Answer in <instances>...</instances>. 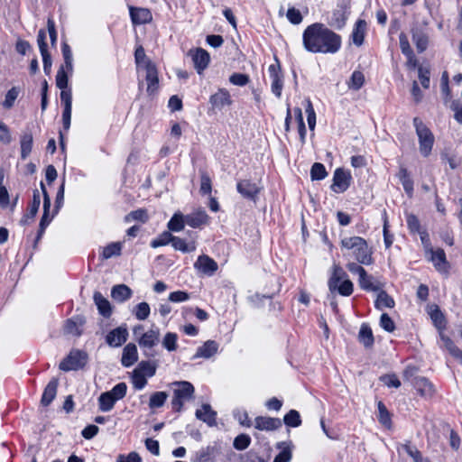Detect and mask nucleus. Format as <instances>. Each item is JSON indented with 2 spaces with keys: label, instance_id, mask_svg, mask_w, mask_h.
I'll return each mask as SVG.
<instances>
[{
  "label": "nucleus",
  "instance_id": "obj_56",
  "mask_svg": "<svg viewBox=\"0 0 462 462\" xmlns=\"http://www.w3.org/2000/svg\"><path fill=\"white\" fill-rule=\"evenodd\" d=\"M19 91L16 88H12L5 95V98L3 102V106L10 108L14 106L15 99L17 98Z\"/></svg>",
  "mask_w": 462,
  "mask_h": 462
},
{
  "label": "nucleus",
  "instance_id": "obj_5",
  "mask_svg": "<svg viewBox=\"0 0 462 462\" xmlns=\"http://www.w3.org/2000/svg\"><path fill=\"white\" fill-rule=\"evenodd\" d=\"M171 385L174 387L171 405L179 412L181 411L184 402L193 397L194 387L187 381H176Z\"/></svg>",
  "mask_w": 462,
  "mask_h": 462
},
{
  "label": "nucleus",
  "instance_id": "obj_18",
  "mask_svg": "<svg viewBox=\"0 0 462 462\" xmlns=\"http://www.w3.org/2000/svg\"><path fill=\"white\" fill-rule=\"evenodd\" d=\"M282 426V421L277 418L259 416L255 419V428L260 430H273Z\"/></svg>",
  "mask_w": 462,
  "mask_h": 462
},
{
  "label": "nucleus",
  "instance_id": "obj_14",
  "mask_svg": "<svg viewBox=\"0 0 462 462\" xmlns=\"http://www.w3.org/2000/svg\"><path fill=\"white\" fill-rule=\"evenodd\" d=\"M127 336V329L118 327L107 334L106 343L111 346H120L126 341Z\"/></svg>",
  "mask_w": 462,
  "mask_h": 462
},
{
  "label": "nucleus",
  "instance_id": "obj_33",
  "mask_svg": "<svg viewBox=\"0 0 462 462\" xmlns=\"http://www.w3.org/2000/svg\"><path fill=\"white\" fill-rule=\"evenodd\" d=\"M346 5L344 9L335 10L331 15L329 20V25L335 27L336 29H341L344 27L346 20Z\"/></svg>",
  "mask_w": 462,
  "mask_h": 462
},
{
  "label": "nucleus",
  "instance_id": "obj_3",
  "mask_svg": "<svg viewBox=\"0 0 462 462\" xmlns=\"http://www.w3.org/2000/svg\"><path fill=\"white\" fill-rule=\"evenodd\" d=\"M430 316L432 319L435 327L439 330L441 340L444 343L445 347L449 353L456 358H457L462 364V352L454 345L452 340L443 334V329L446 326V320L443 313L440 311L437 305L430 306Z\"/></svg>",
  "mask_w": 462,
  "mask_h": 462
},
{
  "label": "nucleus",
  "instance_id": "obj_53",
  "mask_svg": "<svg viewBox=\"0 0 462 462\" xmlns=\"http://www.w3.org/2000/svg\"><path fill=\"white\" fill-rule=\"evenodd\" d=\"M312 180H323L327 176V171L323 164L315 162L310 170Z\"/></svg>",
  "mask_w": 462,
  "mask_h": 462
},
{
  "label": "nucleus",
  "instance_id": "obj_44",
  "mask_svg": "<svg viewBox=\"0 0 462 462\" xmlns=\"http://www.w3.org/2000/svg\"><path fill=\"white\" fill-rule=\"evenodd\" d=\"M135 369L138 370L143 375L152 377L155 374L156 365L152 364L149 361H142L138 364Z\"/></svg>",
  "mask_w": 462,
  "mask_h": 462
},
{
  "label": "nucleus",
  "instance_id": "obj_60",
  "mask_svg": "<svg viewBox=\"0 0 462 462\" xmlns=\"http://www.w3.org/2000/svg\"><path fill=\"white\" fill-rule=\"evenodd\" d=\"M134 58L137 66H143L144 69H146V61H151L149 59L146 58L144 49L142 46L136 48Z\"/></svg>",
  "mask_w": 462,
  "mask_h": 462
},
{
  "label": "nucleus",
  "instance_id": "obj_59",
  "mask_svg": "<svg viewBox=\"0 0 462 462\" xmlns=\"http://www.w3.org/2000/svg\"><path fill=\"white\" fill-rule=\"evenodd\" d=\"M250 441L251 439L249 436L245 434H241L235 439L234 447L237 450H244L249 446Z\"/></svg>",
  "mask_w": 462,
  "mask_h": 462
},
{
  "label": "nucleus",
  "instance_id": "obj_62",
  "mask_svg": "<svg viewBox=\"0 0 462 462\" xmlns=\"http://www.w3.org/2000/svg\"><path fill=\"white\" fill-rule=\"evenodd\" d=\"M287 18L293 24H299L302 21V15L300 14V12L294 7L288 9Z\"/></svg>",
  "mask_w": 462,
  "mask_h": 462
},
{
  "label": "nucleus",
  "instance_id": "obj_42",
  "mask_svg": "<svg viewBox=\"0 0 462 462\" xmlns=\"http://www.w3.org/2000/svg\"><path fill=\"white\" fill-rule=\"evenodd\" d=\"M127 385L125 383H119L106 393L110 394L116 402L123 399L126 395Z\"/></svg>",
  "mask_w": 462,
  "mask_h": 462
},
{
  "label": "nucleus",
  "instance_id": "obj_63",
  "mask_svg": "<svg viewBox=\"0 0 462 462\" xmlns=\"http://www.w3.org/2000/svg\"><path fill=\"white\" fill-rule=\"evenodd\" d=\"M64 330H65V333L69 334V335H73V336L81 335V330L79 329V326L73 319H69L66 322Z\"/></svg>",
  "mask_w": 462,
  "mask_h": 462
},
{
  "label": "nucleus",
  "instance_id": "obj_2",
  "mask_svg": "<svg viewBox=\"0 0 462 462\" xmlns=\"http://www.w3.org/2000/svg\"><path fill=\"white\" fill-rule=\"evenodd\" d=\"M340 244L343 249L352 253L359 263L370 265L374 263L372 248L364 238L360 236L345 237Z\"/></svg>",
  "mask_w": 462,
  "mask_h": 462
},
{
  "label": "nucleus",
  "instance_id": "obj_61",
  "mask_svg": "<svg viewBox=\"0 0 462 462\" xmlns=\"http://www.w3.org/2000/svg\"><path fill=\"white\" fill-rule=\"evenodd\" d=\"M229 81L236 86H245L249 82V78L245 74L234 73L230 76Z\"/></svg>",
  "mask_w": 462,
  "mask_h": 462
},
{
  "label": "nucleus",
  "instance_id": "obj_47",
  "mask_svg": "<svg viewBox=\"0 0 462 462\" xmlns=\"http://www.w3.org/2000/svg\"><path fill=\"white\" fill-rule=\"evenodd\" d=\"M284 423L290 427H298L301 423L300 413L295 410H291L283 418Z\"/></svg>",
  "mask_w": 462,
  "mask_h": 462
},
{
  "label": "nucleus",
  "instance_id": "obj_25",
  "mask_svg": "<svg viewBox=\"0 0 462 462\" xmlns=\"http://www.w3.org/2000/svg\"><path fill=\"white\" fill-rule=\"evenodd\" d=\"M365 31L366 23L364 20H358L351 34L352 42L355 45L359 47L364 43Z\"/></svg>",
  "mask_w": 462,
  "mask_h": 462
},
{
  "label": "nucleus",
  "instance_id": "obj_52",
  "mask_svg": "<svg viewBox=\"0 0 462 462\" xmlns=\"http://www.w3.org/2000/svg\"><path fill=\"white\" fill-rule=\"evenodd\" d=\"M66 67L60 66L56 75V86L60 89L68 88V75L66 72Z\"/></svg>",
  "mask_w": 462,
  "mask_h": 462
},
{
  "label": "nucleus",
  "instance_id": "obj_6",
  "mask_svg": "<svg viewBox=\"0 0 462 462\" xmlns=\"http://www.w3.org/2000/svg\"><path fill=\"white\" fill-rule=\"evenodd\" d=\"M413 125L419 138L420 151L423 156H428L434 143V136L431 131L419 117H414Z\"/></svg>",
  "mask_w": 462,
  "mask_h": 462
},
{
  "label": "nucleus",
  "instance_id": "obj_11",
  "mask_svg": "<svg viewBox=\"0 0 462 462\" xmlns=\"http://www.w3.org/2000/svg\"><path fill=\"white\" fill-rule=\"evenodd\" d=\"M350 180V173L347 171H345L344 169L338 168L334 172L333 184L331 188L335 192H344L349 187Z\"/></svg>",
  "mask_w": 462,
  "mask_h": 462
},
{
  "label": "nucleus",
  "instance_id": "obj_8",
  "mask_svg": "<svg viewBox=\"0 0 462 462\" xmlns=\"http://www.w3.org/2000/svg\"><path fill=\"white\" fill-rule=\"evenodd\" d=\"M143 327L142 325H138L134 328V336L140 335L137 338V342L142 348L151 349L153 346H157L160 341V330L157 328H152L146 332L143 331Z\"/></svg>",
  "mask_w": 462,
  "mask_h": 462
},
{
  "label": "nucleus",
  "instance_id": "obj_10",
  "mask_svg": "<svg viewBox=\"0 0 462 462\" xmlns=\"http://www.w3.org/2000/svg\"><path fill=\"white\" fill-rule=\"evenodd\" d=\"M188 55L191 58L194 67L199 74H201L208 66L210 56L206 50L202 48L189 50Z\"/></svg>",
  "mask_w": 462,
  "mask_h": 462
},
{
  "label": "nucleus",
  "instance_id": "obj_30",
  "mask_svg": "<svg viewBox=\"0 0 462 462\" xmlns=\"http://www.w3.org/2000/svg\"><path fill=\"white\" fill-rule=\"evenodd\" d=\"M94 301L102 316L107 318L111 315L112 310L110 303L99 291L94 293Z\"/></svg>",
  "mask_w": 462,
  "mask_h": 462
},
{
  "label": "nucleus",
  "instance_id": "obj_45",
  "mask_svg": "<svg viewBox=\"0 0 462 462\" xmlns=\"http://www.w3.org/2000/svg\"><path fill=\"white\" fill-rule=\"evenodd\" d=\"M125 222H131L133 220L141 221L145 223L148 220L147 210L143 208H140L134 211L130 212L125 217Z\"/></svg>",
  "mask_w": 462,
  "mask_h": 462
},
{
  "label": "nucleus",
  "instance_id": "obj_36",
  "mask_svg": "<svg viewBox=\"0 0 462 462\" xmlns=\"http://www.w3.org/2000/svg\"><path fill=\"white\" fill-rule=\"evenodd\" d=\"M378 411H379V415H378L379 422L386 429L391 430L393 427L391 414L388 411L385 405L382 402H378Z\"/></svg>",
  "mask_w": 462,
  "mask_h": 462
},
{
  "label": "nucleus",
  "instance_id": "obj_40",
  "mask_svg": "<svg viewBox=\"0 0 462 462\" xmlns=\"http://www.w3.org/2000/svg\"><path fill=\"white\" fill-rule=\"evenodd\" d=\"M177 340L178 336L176 333L167 332L162 338V344L169 352H173L178 347Z\"/></svg>",
  "mask_w": 462,
  "mask_h": 462
},
{
  "label": "nucleus",
  "instance_id": "obj_12",
  "mask_svg": "<svg viewBox=\"0 0 462 462\" xmlns=\"http://www.w3.org/2000/svg\"><path fill=\"white\" fill-rule=\"evenodd\" d=\"M194 267L201 273L208 276L213 275L218 268L216 261L206 254L199 256Z\"/></svg>",
  "mask_w": 462,
  "mask_h": 462
},
{
  "label": "nucleus",
  "instance_id": "obj_48",
  "mask_svg": "<svg viewBox=\"0 0 462 462\" xmlns=\"http://www.w3.org/2000/svg\"><path fill=\"white\" fill-rule=\"evenodd\" d=\"M132 383L137 390H142L147 384L146 376L134 369L132 373Z\"/></svg>",
  "mask_w": 462,
  "mask_h": 462
},
{
  "label": "nucleus",
  "instance_id": "obj_29",
  "mask_svg": "<svg viewBox=\"0 0 462 462\" xmlns=\"http://www.w3.org/2000/svg\"><path fill=\"white\" fill-rule=\"evenodd\" d=\"M359 286L365 291H378L383 284L380 283L374 276L368 275L365 272V275L363 278L358 279Z\"/></svg>",
  "mask_w": 462,
  "mask_h": 462
},
{
  "label": "nucleus",
  "instance_id": "obj_35",
  "mask_svg": "<svg viewBox=\"0 0 462 462\" xmlns=\"http://www.w3.org/2000/svg\"><path fill=\"white\" fill-rule=\"evenodd\" d=\"M378 291L379 292L375 300V307L379 310H382L383 308H393V299L390 295H388V293L385 291H383L382 289Z\"/></svg>",
  "mask_w": 462,
  "mask_h": 462
},
{
  "label": "nucleus",
  "instance_id": "obj_20",
  "mask_svg": "<svg viewBox=\"0 0 462 462\" xmlns=\"http://www.w3.org/2000/svg\"><path fill=\"white\" fill-rule=\"evenodd\" d=\"M412 32V42L416 45L418 52H423L428 48L429 44V36L428 34L420 28H413L411 30Z\"/></svg>",
  "mask_w": 462,
  "mask_h": 462
},
{
  "label": "nucleus",
  "instance_id": "obj_17",
  "mask_svg": "<svg viewBox=\"0 0 462 462\" xmlns=\"http://www.w3.org/2000/svg\"><path fill=\"white\" fill-rule=\"evenodd\" d=\"M130 15L133 23L144 24L152 21V14L146 8L130 7Z\"/></svg>",
  "mask_w": 462,
  "mask_h": 462
},
{
  "label": "nucleus",
  "instance_id": "obj_15",
  "mask_svg": "<svg viewBox=\"0 0 462 462\" xmlns=\"http://www.w3.org/2000/svg\"><path fill=\"white\" fill-rule=\"evenodd\" d=\"M209 102L213 107L221 109L225 106H230L232 104V99L226 89L220 88L217 93L210 97Z\"/></svg>",
  "mask_w": 462,
  "mask_h": 462
},
{
  "label": "nucleus",
  "instance_id": "obj_39",
  "mask_svg": "<svg viewBox=\"0 0 462 462\" xmlns=\"http://www.w3.org/2000/svg\"><path fill=\"white\" fill-rule=\"evenodd\" d=\"M168 398V393L166 392H156L153 393L149 400V407L151 409L161 408L165 403Z\"/></svg>",
  "mask_w": 462,
  "mask_h": 462
},
{
  "label": "nucleus",
  "instance_id": "obj_32",
  "mask_svg": "<svg viewBox=\"0 0 462 462\" xmlns=\"http://www.w3.org/2000/svg\"><path fill=\"white\" fill-rule=\"evenodd\" d=\"M41 204V197L38 190L33 191L32 202L29 208V212L21 219V224L25 225L28 218H32L38 212Z\"/></svg>",
  "mask_w": 462,
  "mask_h": 462
},
{
  "label": "nucleus",
  "instance_id": "obj_46",
  "mask_svg": "<svg viewBox=\"0 0 462 462\" xmlns=\"http://www.w3.org/2000/svg\"><path fill=\"white\" fill-rule=\"evenodd\" d=\"M211 191L212 184L209 175L206 171H200V192L203 195H208Z\"/></svg>",
  "mask_w": 462,
  "mask_h": 462
},
{
  "label": "nucleus",
  "instance_id": "obj_13",
  "mask_svg": "<svg viewBox=\"0 0 462 462\" xmlns=\"http://www.w3.org/2000/svg\"><path fill=\"white\" fill-rule=\"evenodd\" d=\"M146 76L147 92L150 95L154 94L159 87L158 71L155 65L152 61H146Z\"/></svg>",
  "mask_w": 462,
  "mask_h": 462
},
{
  "label": "nucleus",
  "instance_id": "obj_58",
  "mask_svg": "<svg viewBox=\"0 0 462 462\" xmlns=\"http://www.w3.org/2000/svg\"><path fill=\"white\" fill-rule=\"evenodd\" d=\"M62 55L64 58V67L68 71L72 70V53L69 46L67 43L62 45Z\"/></svg>",
  "mask_w": 462,
  "mask_h": 462
},
{
  "label": "nucleus",
  "instance_id": "obj_27",
  "mask_svg": "<svg viewBox=\"0 0 462 462\" xmlns=\"http://www.w3.org/2000/svg\"><path fill=\"white\" fill-rule=\"evenodd\" d=\"M33 137L31 131H25L21 135V157L25 160L31 153L32 148Z\"/></svg>",
  "mask_w": 462,
  "mask_h": 462
},
{
  "label": "nucleus",
  "instance_id": "obj_23",
  "mask_svg": "<svg viewBox=\"0 0 462 462\" xmlns=\"http://www.w3.org/2000/svg\"><path fill=\"white\" fill-rule=\"evenodd\" d=\"M186 224L191 227H199L208 222V216L205 210H198L192 214L185 216Z\"/></svg>",
  "mask_w": 462,
  "mask_h": 462
},
{
  "label": "nucleus",
  "instance_id": "obj_55",
  "mask_svg": "<svg viewBox=\"0 0 462 462\" xmlns=\"http://www.w3.org/2000/svg\"><path fill=\"white\" fill-rule=\"evenodd\" d=\"M381 327L387 332H393L395 329V324L391 317L387 313H383L380 318Z\"/></svg>",
  "mask_w": 462,
  "mask_h": 462
},
{
  "label": "nucleus",
  "instance_id": "obj_64",
  "mask_svg": "<svg viewBox=\"0 0 462 462\" xmlns=\"http://www.w3.org/2000/svg\"><path fill=\"white\" fill-rule=\"evenodd\" d=\"M291 450L289 447L284 448L275 457L273 462H290Z\"/></svg>",
  "mask_w": 462,
  "mask_h": 462
},
{
  "label": "nucleus",
  "instance_id": "obj_24",
  "mask_svg": "<svg viewBox=\"0 0 462 462\" xmlns=\"http://www.w3.org/2000/svg\"><path fill=\"white\" fill-rule=\"evenodd\" d=\"M218 350V344L214 340L206 341L203 346L198 348L194 358H210Z\"/></svg>",
  "mask_w": 462,
  "mask_h": 462
},
{
  "label": "nucleus",
  "instance_id": "obj_49",
  "mask_svg": "<svg viewBox=\"0 0 462 462\" xmlns=\"http://www.w3.org/2000/svg\"><path fill=\"white\" fill-rule=\"evenodd\" d=\"M402 448L407 452V454L413 459L414 462H422V455L414 446L411 445V442H407L402 445Z\"/></svg>",
  "mask_w": 462,
  "mask_h": 462
},
{
  "label": "nucleus",
  "instance_id": "obj_9",
  "mask_svg": "<svg viewBox=\"0 0 462 462\" xmlns=\"http://www.w3.org/2000/svg\"><path fill=\"white\" fill-rule=\"evenodd\" d=\"M236 190L244 199L255 202L261 192V187L251 180L244 179L238 180Z\"/></svg>",
  "mask_w": 462,
  "mask_h": 462
},
{
  "label": "nucleus",
  "instance_id": "obj_26",
  "mask_svg": "<svg viewBox=\"0 0 462 462\" xmlns=\"http://www.w3.org/2000/svg\"><path fill=\"white\" fill-rule=\"evenodd\" d=\"M58 379L53 378L50 381V383L47 384V386L44 389L42 397V404L44 406H48L55 398L57 394V388H58Z\"/></svg>",
  "mask_w": 462,
  "mask_h": 462
},
{
  "label": "nucleus",
  "instance_id": "obj_7",
  "mask_svg": "<svg viewBox=\"0 0 462 462\" xmlns=\"http://www.w3.org/2000/svg\"><path fill=\"white\" fill-rule=\"evenodd\" d=\"M88 362V354L84 351L74 349L60 363V369L64 372L83 368Z\"/></svg>",
  "mask_w": 462,
  "mask_h": 462
},
{
  "label": "nucleus",
  "instance_id": "obj_28",
  "mask_svg": "<svg viewBox=\"0 0 462 462\" xmlns=\"http://www.w3.org/2000/svg\"><path fill=\"white\" fill-rule=\"evenodd\" d=\"M132 296V290L125 284H118L112 288L111 297L118 301L123 302Z\"/></svg>",
  "mask_w": 462,
  "mask_h": 462
},
{
  "label": "nucleus",
  "instance_id": "obj_43",
  "mask_svg": "<svg viewBox=\"0 0 462 462\" xmlns=\"http://www.w3.org/2000/svg\"><path fill=\"white\" fill-rule=\"evenodd\" d=\"M122 244L119 242L112 243L103 249V257L105 259L111 258L121 254Z\"/></svg>",
  "mask_w": 462,
  "mask_h": 462
},
{
  "label": "nucleus",
  "instance_id": "obj_4",
  "mask_svg": "<svg viewBox=\"0 0 462 462\" xmlns=\"http://www.w3.org/2000/svg\"><path fill=\"white\" fill-rule=\"evenodd\" d=\"M331 292L337 291L342 296H349L353 292V283L346 273L337 264H334L331 277L328 280Z\"/></svg>",
  "mask_w": 462,
  "mask_h": 462
},
{
  "label": "nucleus",
  "instance_id": "obj_57",
  "mask_svg": "<svg viewBox=\"0 0 462 462\" xmlns=\"http://www.w3.org/2000/svg\"><path fill=\"white\" fill-rule=\"evenodd\" d=\"M282 87V75H274V78L272 79V91L277 97H281Z\"/></svg>",
  "mask_w": 462,
  "mask_h": 462
},
{
  "label": "nucleus",
  "instance_id": "obj_38",
  "mask_svg": "<svg viewBox=\"0 0 462 462\" xmlns=\"http://www.w3.org/2000/svg\"><path fill=\"white\" fill-rule=\"evenodd\" d=\"M185 217L181 213H175L168 223V228L173 232H179L184 228Z\"/></svg>",
  "mask_w": 462,
  "mask_h": 462
},
{
  "label": "nucleus",
  "instance_id": "obj_34",
  "mask_svg": "<svg viewBox=\"0 0 462 462\" xmlns=\"http://www.w3.org/2000/svg\"><path fill=\"white\" fill-rule=\"evenodd\" d=\"M359 341L365 346L371 347L374 345V336L372 329L366 324H363L358 334Z\"/></svg>",
  "mask_w": 462,
  "mask_h": 462
},
{
  "label": "nucleus",
  "instance_id": "obj_19",
  "mask_svg": "<svg viewBox=\"0 0 462 462\" xmlns=\"http://www.w3.org/2000/svg\"><path fill=\"white\" fill-rule=\"evenodd\" d=\"M41 189L42 190L43 194V215L42 217L41 222H40V235L44 231L45 227L49 225L51 222V218H49V211L51 208V199L50 196L45 189L44 184L41 183Z\"/></svg>",
  "mask_w": 462,
  "mask_h": 462
},
{
  "label": "nucleus",
  "instance_id": "obj_37",
  "mask_svg": "<svg viewBox=\"0 0 462 462\" xmlns=\"http://www.w3.org/2000/svg\"><path fill=\"white\" fill-rule=\"evenodd\" d=\"M116 400L106 392L102 393L98 397V407L103 412L111 411L116 403Z\"/></svg>",
  "mask_w": 462,
  "mask_h": 462
},
{
  "label": "nucleus",
  "instance_id": "obj_21",
  "mask_svg": "<svg viewBox=\"0 0 462 462\" xmlns=\"http://www.w3.org/2000/svg\"><path fill=\"white\" fill-rule=\"evenodd\" d=\"M413 385L422 397L430 398L434 393L433 385L425 377H416Z\"/></svg>",
  "mask_w": 462,
  "mask_h": 462
},
{
  "label": "nucleus",
  "instance_id": "obj_16",
  "mask_svg": "<svg viewBox=\"0 0 462 462\" xmlns=\"http://www.w3.org/2000/svg\"><path fill=\"white\" fill-rule=\"evenodd\" d=\"M196 417L208 426L216 425L217 412L211 409L209 404H202L201 409L196 411Z\"/></svg>",
  "mask_w": 462,
  "mask_h": 462
},
{
  "label": "nucleus",
  "instance_id": "obj_50",
  "mask_svg": "<svg viewBox=\"0 0 462 462\" xmlns=\"http://www.w3.org/2000/svg\"><path fill=\"white\" fill-rule=\"evenodd\" d=\"M134 315L138 320H145L150 315V306L147 302H141L136 305Z\"/></svg>",
  "mask_w": 462,
  "mask_h": 462
},
{
  "label": "nucleus",
  "instance_id": "obj_41",
  "mask_svg": "<svg viewBox=\"0 0 462 462\" xmlns=\"http://www.w3.org/2000/svg\"><path fill=\"white\" fill-rule=\"evenodd\" d=\"M365 83V76L361 71L356 70L353 72L347 85L350 89L358 90Z\"/></svg>",
  "mask_w": 462,
  "mask_h": 462
},
{
  "label": "nucleus",
  "instance_id": "obj_51",
  "mask_svg": "<svg viewBox=\"0 0 462 462\" xmlns=\"http://www.w3.org/2000/svg\"><path fill=\"white\" fill-rule=\"evenodd\" d=\"M431 253V261L434 263V265L437 269L440 270L441 265L446 263V254L444 250L438 249L436 251L430 250Z\"/></svg>",
  "mask_w": 462,
  "mask_h": 462
},
{
  "label": "nucleus",
  "instance_id": "obj_54",
  "mask_svg": "<svg viewBox=\"0 0 462 462\" xmlns=\"http://www.w3.org/2000/svg\"><path fill=\"white\" fill-rule=\"evenodd\" d=\"M172 238H173V236L171 233L165 231L158 238L152 240L151 243V245L153 248L166 245L169 243L172 242Z\"/></svg>",
  "mask_w": 462,
  "mask_h": 462
},
{
  "label": "nucleus",
  "instance_id": "obj_1",
  "mask_svg": "<svg viewBox=\"0 0 462 462\" xmlns=\"http://www.w3.org/2000/svg\"><path fill=\"white\" fill-rule=\"evenodd\" d=\"M304 48L313 53H336L341 47V37L323 23L309 25L302 35Z\"/></svg>",
  "mask_w": 462,
  "mask_h": 462
},
{
  "label": "nucleus",
  "instance_id": "obj_22",
  "mask_svg": "<svg viewBox=\"0 0 462 462\" xmlns=\"http://www.w3.org/2000/svg\"><path fill=\"white\" fill-rule=\"evenodd\" d=\"M138 359V353L136 346L133 343L127 344L123 350L122 355V365L125 367H129L134 365Z\"/></svg>",
  "mask_w": 462,
  "mask_h": 462
},
{
  "label": "nucleus",
  "instance_id": "obj_31",
  "mask_svg": "<svg viewBox=\"0 0 462 462\" xmlns=\"http://www.w3.org/2000/svg\"><path fill=\"white\" fill-rule=\"evenodd\" d=\"M171 245L175 250H179L183 253H190L196 250V241L194 239L187 243L180 237L173 236Z\"/></svg>",
  "mask_w": 462,
  "mask_h": 462
}]
</instances>
